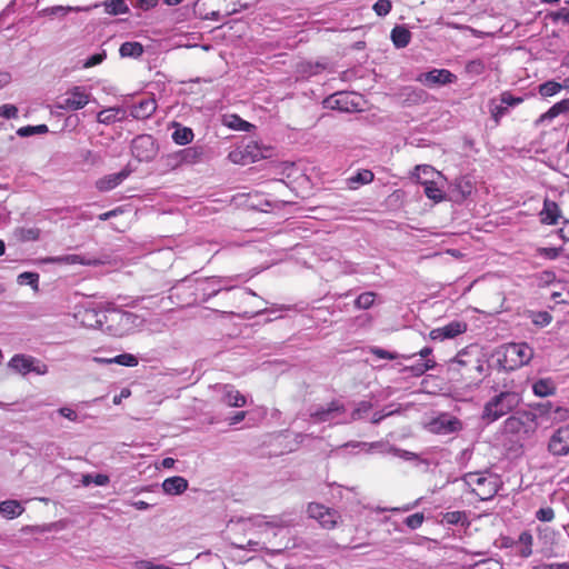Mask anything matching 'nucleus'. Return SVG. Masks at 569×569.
Listing matches in <instances>:
<instances>
[{
	"mask_svg": "<svg viewBox=\"0 0 569 569\" xmlns=\"http://www.w3.org/2000/svg\"><path fill=\"white\" fill-rule=\"evenodd\" d=\"M60 415L69 420H72L74 421L77 419V413L74 410L70 409V408H61L59 410Z\"/></svg>",
	"mask_w": 569,
	"mask_h": 569,
	"instance_id": "338daca9",
	"label": "nucleus"
},
{
	"mask_svg": "<svg viewBox=\"0 0 569 569\" xmlns=\"http://www.w3.org/2000/svg\"><path fill=\"white\" fill-rule=\"evenodd\" d=\"M132 6H136L142 10H149L158 4L159 0H130Z\"/></svg>",
	"mask_w": 569,
	"mask_h": 569,
	"instance_id": "0e129e2a",
	"label": "nucleus"
},
{
	"mask_svg": "<svg viewBox=\"0 0 569 569\" xmlns=\"http://www.w3.org/2000/svg\"><path fill=\"white\" fill-rule=\"evenodd\" d=\"M357 97L348 92H338L326 100V106L343 112H351L357 109Z\"/></svg>",
	"mask_w": 569,
	"mask_h": 569,
	"instance_id": "2eb2a0df",
	"label": "nucleus"
},
{
	"mask_svg": "<svg viewBox=\"0 0 569 569\" xmlns=\"http://www.w3.org/2000/svg\"><path fill=\"white\" fill-rule=\"evenodd\" d=\"M463 481L481 500H487L497 492L496 481L482 473H466Z\"/></svg>",
	"mask_w": 569,
	"mask_h": 569,
	"instance_id": "6e6552de",
	"label": "nucleus"
},
{
	"mask_svg": "<svg viewBox=\"0 0 569 569\" xmlns=\"http://www.w3.org/2000/svg\"><path fill=\"white\" fill-rule=\"evenodd\" d=\"M557 388L556 383L551 378H545L536 381L532 386V391H555Z\"/></svg>",
	"mask_w": 569,
	"mask_h": 569,
	"instance_id": "09e8293b",
	"label": "nucleus"
},
{
	"mask_svg": "<svg viewBox=\"0 0 569 569\" xmlns=\"http://www.w3.org/2000/svg\"><path fill=\"white\" fill-rule=\"evenodd\" d=\"M48 132V127L46 124L39 126H26L18 129L17 133L20 137H30L33 134H42Z\"/></svg>",
	"mask_w": 569,
	"mask_h": 569,
	"instance_id": "37998d69",
	"label": "nucleus"
},
{
	"mask_svg": "<svg viewBox=\"0 0 569 569\" xmlns=\"http://www.w3.org/2000/svg\"><path fill=\"white\" fill-rule=\"evenodd\" d=\"M230 128L237 129V130H244L247 131L251 124L244 120H242L238 116H230V120L227 123Z\"/></svg>",
	"mask_w": 569,
	"mask_h": 569,
	"instance_id": "13d9d810",
	"label": "nucleus"
},
{
	"mask_svg": "<svg viewBox=\"0 0 569 569\" xmlns=\"http://www.w3.org/2000/svg\"><path fill=\"white\" fill-rule=\"evenodd\" d=\"M532 543L533 537L529 531H522L519 535L517 541H515V546H519L518 553L522 558H528L532 555Z\"/></svg>",
	"mask_w": 569,
	"mask_h": 569,
	"instance_id": "c85d7f7f",
	"label": "nucleus"
},
{
	"mask_svg": "<svg viewBox=\"0 0 569 569\" xmlns=\"http://www.w3.org/2000/svg\"><path fill=\"white\" fill-rule=\"evenodd\" d=\"M23 510V507L17 500H6L0 502V513L8 519L19 517Z\"/></svg>",
	"mask_w": 569,
	"mask_h": 569,
	"instance_id": "c756f323",
	"label": "nucleus"
},
{
	"mask_svg": "<svg viewBox=\"0 0 569 569\" xmlns=\"http://www.w3.org/2000/svg\"><path fill=\"white\" fill-rule=\"evenodd\" d=\"M518 403V393H498L485 406L482 418L488 422H493L511 411Z\"/></svg>",
	"mask_w": 569,
	"mask_h": 569,
	"instance_id": "423d86ee",
	"label": "nucleus"
},
{
	"mask_svg": "<svg viewBox=\"0 0 569 569\" xmlns=\"http://www.w3.org/2000/svg\"><path fill=\"white\" fill-rule=\"evenodd\" d=\"M98 4H93L91 7H70V6H54L43 9L40 14L42 16H64L69 12H81V11H89L92 8H97Z\"/></svg>",
	"mask_w": 569,
	"mask_h": 569,
	"instance_id": "cd10ccee",
	"label": "nucleus"
},
{
	"mask_svg": "<svg viewBox=\"0 0 569 569\" xmlns=\"http://www.w3.org/2000/svg\"><path fill=\"white\" fill-rule=\"evenodd\" d=\"M548 449L553 456L569 453V425L560 427L550 438Z\"/></svg>",
	"mask_w": 569,
	"mask_h": 569,
	"instance_id": "f8f14e48",
	"label": "nucleus"
},
{
	"mask_svg": "<svg viewBox=\"0 0 569 569\" xmlns=\"http://www.w3.org/2000/svg\"><path fill=\"white\" fill-rule=\"evenodd\" d=\"M103 331L113 337H123L134 332L143 325V319L132 312L108 309L103 316Z\"/></svg>",
	"mask_w": 569,
	"mask_h": 569,
	"instance_id": "f03ea898",
	"label": "nucleus"
},
{
	"mask_svg": "<svg viewBox=\"0 0 569 569\" xmlns=\"http://www.w3.org/2000/svg\"><path fill=\"white\" fill-rule=\"evenodd\" d=\"M537 256L548 259V260H555L560 256V249H558V248H538Z\"/></svg>",
	"mask_w": 569,
	"mask_h": 569,
	"instance_id": "4d7b16f0",
	"label": "nucleus"
},
{
	"mask_svg": "<svg viewBox=\"0 0 569 569\" xmlns=\"http://www.w3.org/2000/svg\"><path fill=\"white\" fill-rule=\"evenodd\" d=\"M471 569H503L501 560L496 558H487L476 561L471 565Z\"/></svg>",
	"mask_w": 569,
	"mask_h": 569,
	"instance_id": "ea45409f",
	"label": "nucleus"
},
{
	"mask_svg": "<svg viewBox=\"0 0 569 569\" xmlns=\"http://www.w3.org/2000/svg\"><path fill=\"white\" fill-rule=\"evenodd\" d=\"M234 280V278H222V277H213L209 280H207V287L204 290H208V298H211L216 295H218L222 290H231L233 288V284L231 282Z\"/></svg>",
	"mask_w": 569,
	"mask_h": 569,
	"instance_id": "5701e85b",
	"label": "nucleus"
},
{
	"mask_svg": "<svg viewBox=\"0 0 569 569\" xmlns=\"http://www.w3.org/2000/svg\"><path fill=\"white\" fill-rule=\"evenodd\" d=\"M505 429H506V431L511 432V433H521V432H527L528 431L526 429V425L521 420V418L515 417V416L509 417L505 421Z\"/></svg>",
	"mask_w": 569,
	"mask_h": 569,
	"instance_id": "e433bc0d",
	"label": "nucleus"
},
{
	"mask_svg": "<svg viewBox=\"0 0 569 569\" xmlns=\"http://www.w3.org/2000/svg\"><path fill=\"white\" fill-rule=\"evenodd\" d=\"M338 410H340V407L337 403L332 402L328 408L317 410L316 412L312 413V416L317 417L318 420L320 421H327L331 419L333 417V413Z\"/></svg>",
	"mask_w": 569,
	"mask_h": 569,
	"instance_id": "de8ad7c7",
	"label": "nucleus"
},
{
	"mask_svg": "<svg viewBox=\"0 0 569 569\" xmlns=\"http://www.w3.org/2000/svg\"><path fill=\"white\" fill-rule=\"evenodd\" d=\"M157 107L158 104L154 97L147 96L141 98L138 102L132 103L129 107L130 112L128 114L137 120H146L156 112Z\"/></svg>",
	"mask_w": 569,
	"mask_h": 569,
	"instance_id": "ddd939ff",
	"label": "nucleus"
},
{
	"mask_svg": "<svg viewBox=\"0 0 569 569\" xmlns=\"http://www.w3.org/2000/svg\"><path fill=\"white\" fill-rule=\"evenodd\" d=\"M439 174H440L439 172H437L431 166H428V164L417 166L415 168V173H413V176L416 177V179L419 183H421V180H425V179L433 180V177L439 176Z\"/></svg>",
	"mask_w": 569,
	"mask_h": 569,
	"instance_id": "4c0bfd02",
	"label": "nucleus"
},
{
	"mask_svg": "<svg viewBox=\"0 0 569 569\" xmlns=\"http://www.w3.org/2000/svg\"><path fill=\"white\" fill-rule=\"evenodd\" d=\"M12 80L11 73L9 71H0V89L8 86Z\"/></svg>",
	"mask_w": 569,
	"mask_h": 569,
	"instance_id": "69168bd1",
	"label": "nucleus"
},
{
	"mask_svg": "<svg viewBox=\"0 0 569 569\" xmlns=\"http://www.w3.org/2000/svg\"><path fill=\"white\" fill-rule=\"evenodd\" d=\"M97 363L103 365H119L124 367H136L138 365V358L131 353H121L113 358L94 357L92 359Z\"/></svg>",
	"mask_w": 569,
	"mask_h": 569,
	"instance_id": "b1692460",
	"label": "nucleus"
},
{
	"mask_svg": "<svg viewBox=\"0 0 569 569\" xmlns=\"http://www.w3.org/2000/svg\"><path fill=\"white\" fill-rule=\"evenodd\" d=\"M376 299V293L373 292H363L359 295L355 301V305L358 309H369Z\"/></svg>",
	"mask_w": 569,
	"mask_h": 569,
	"instance_id": "c03bdc74",
	"label": "nucleus"
},
{
	"mask_svg": "<svg viewBox=\"0 0 569 569\" xmlns=\"http://www.w3.org/2000/svg\"><path fill=\"white\" fill-rule=\"evenodd\" d=\"M391 40L396 48H406L411 40V32L403 26H396L391 31Z\"/></svg>",
	"mask_w": 569,
	"mask_h": 569,
	"instance_id": "a878e982",
	"label": "nucleus"
},
{
	"mask_svg": "<svg viewBox=\"0 0 569 569\" xmlns=\"http://www.w3.org/2000/svg\"><path fill=\"white\" fill-rule=\"evenodd\" d=\"M489 111L495 122L499 123L500 119L507 114L508 109L501 101L498 103L496 100H491L489 103Z\"/></svg>",
	"mask_w": 569,
	"mask_h": 569,
	"instance_id": "79ce46f5",
	"label": "nucleus"
},
{
	"mask_svg": "<svg viewBox=\"0 0 569 569\" xmlns=\"http://www.w3.org/2000/svg\"><path fill=\"white\" fill-rule=\"evenodd\" d=\"M569 111V99H563L555 103L548 111L542 113L536 121L535 127H541L550 123L559 114Z\"/></svg>",
	"mask_w": 569,
	"mask_h": 569,
	"instance_id": "a211bd4d",
	"label": "nucleus"
},
{
	"mask_svg": "<svg viewBox=\"0 0 569 569\" xmlns=\"http://www.w3.org/2000/svg\"><path fill=\"white\" fill-rule=\"evenodd\" d=\"M423 515L420 512L413 513L406 518L405 522L410 529L419 528L423 522Z\"/></svg>",
	"mask_w": 569,
	"mask_h": 569,
	"instance_id": "680f3d73",
	"label": "nucleus"
},
{
	"mask_svg": "<svg viewBox=\"0 0 569 569\" xmlns=\"http://www.w3.org/2000/svg\"><path fill=\"white\" fill-rule=\"evenodd\" d=\"M0 117L4 119H14L18 117V108L13 104H2L0 107Z\"/></svg>",
	"mask_w": 569,
	"mask_h": 569,
	"instance_id": "052dcab7",
	"label": "nucleus"
},
{
	"mask_svg": "<svg viewBox=\"0 0 569 569\" xmlns=\"http://www.w3.org/2000/svg\"><path fill=\"white\" fill-rule=\"evenodd\" d=\"M129 117L128 111L122 107H110L101 110L97 114V120L103 124H111L127 120Z\"/></svg>",
	"mask_w": 569,
	"mask_h": 569,
	"instance_id": "f3484780",
	"label": "nucleus"
},
{
	"mask_svg": "<svg viewBox=\"0 0 569 569\" xmlns=\"http://www.w3.org/2000/svg\"><path fill=\"white\" fill-rule=\"evenodd\" d=\"M467 323L463 321H451L448 325L432 329L429 333L430 339L443 341L446 339H453L457 336L466 332Z\"/></svg>",
	"mask_w": 569,
	"mask_h": 569,
	"instance_id": "4468645a",
	"label": "nucleus"
},
{
	"mask_svg": "<svg viewBox=\"0 0 569 569\" xmlns=\"http://www.w3.org/2000/svg\"><path fill=\"white\" fill-rule=\"evenodd\" d=\"M90 97V92L84 87L76 86L58 99L56 107L64 111H77L89 103Z\"/></svg>",
	"mask_w": 569,
	"mask_h": 569,
	"instance_id": "0eeeda50",
	"label": "nucleus"
},
{
	"mask_svg": "<svg viewBox=\"0 0 569 569\" xmlns=\"http://www.w3.org/2000/svg\"><path fill=\"white\" fill-rule=\"evenodd\" d=\"M131 151L139 161H151L158 151L156 141L150 134H141L133 139Z\"/></svg>",
	"mask_w": 569,
	"mask_h": 569,
	"instance_id": "1a4fd4ad",
	"label": "nucleus"
},
{
	"mask_svg": "<svg viewBox=\"0 0 569 569\" xmlns=\"http://www.w3.org/2000/svg\"><path fill=\"white\" fill-rule=\"evenodd\" d=\"M201 150L198 148H187L180 152L181 162L194 163L201 156Z\"/></svg>",
	"mask_w": 569,
	"mask_h": 569,
	"instance_id": "49530a36",
	"label": "nucleus"
},
{
	"mask_svg": "<svg viewBox=\"0 0 569 569\" xmlns=\"http://www.w3.org/2000/svg\"><path fill=\"white\" fill-rule=\"evenodd\" d=\"M110 481L109 477L103 473L91 475L87 473L82 476L81 482L83 486L94 483L96 486H106Z\"/></svg>",
	"mask_w": 569,
	"mask_h": 569,
	"instance_id": "a19ab883",
	"label": "nucleus"
},
{
	"mask_svg": "<svg viewBox=\"0 0 569 569\" xmlns=\"http://www.w3.org/2000/svg\"><path fill=\"white\" fill-rule=\"evenodd\" d=\"M119 53L123 58H138L143 53V47L139 42H124L121 44Z\"/></svg>",
	"mask_w": 569,
	"mask_h": 569,
	"instance_id": "473e14b6",
	"label": "nucleus"
},
{
	"mask_svg": "<svg viewBox=\"0 0 569 569\" xmlns=\"http://www.w3.org/2000/svg\"><path fill=\"white\" fill-rule=\"evenodd\" d=\"M223 401L229 407H243L248 402L242 393H227Z\"/></svg>",
	"mask_w": 569,
	"mask_h": 569,
	"instance_id": "a18cd8bd",
	"label": "nucleus"
},
{
	"mask_svg": "<svg viewBox=\"0 0 569 569\" xmlns=\"http://www.w3.org/2000/svg\"><path fill=\"white\" fill-rule=\"evenodd\" d=\"M107 58L106 50H101L100 52H97L86 59L83 62V68H92L94 66H98L104 61Z\"/></svg>",
	"mask_w": 569,
	"mask_h": 569,
	"instance_id": "864d4df0",
	"label": "nucleus"
},
{
	"mask_svg": "<svg viewBox=\"0 0 569 569\" xmlns=\"http://www.w3.org/2000/svg\"><path fill=\"white\" fill-rule=\"evenodd\" d=\"M188 480L180 476L167 478L162 482V489L167 495H181L188 489Z\"/></svg>",
	"mask_w": 569,
	"mask_h": 569,
	"instance_id": "4be33fe9",
	"label": "nucleus"
},
{
	"mask_svg": "<svg viewBox=\"0 0 569 569\" xmlns=\"http://www.w3.org/2000/svg\"><path fill=\"white\" fill-rule=\"evenodd\" d=\"M536 517L538 520L540 521H545V522H549L551 520H553L555 518V511L552 508L550 507H546V508H540L537 512H536Z\"/></svg>",
	"mask_w": 569,
	"mask_h": 569,
	"instance_id": "e2e57ef3",
	"label": "nucleus"
},
{
	"mask_svg": "<svg viewBox=\"0 0 569 569\" xmlns=\"http://www.w3.org/2000/svg\"><path fill=\"white\" fill-rule=\"evenodd\" d=\"M552 21L569 24V6L559 8L550 13Z\"/></svg>",
	"mask_w": 569,
	"mask_h": 569,
	"instance_id": "8fccbe9b",
	"label": "nucleus"
},
{
	"mask_svg": "<svg viewBox=\"0 0 569 569\" xmlns=\"http://www.w3.org/2000/svg\"><path fill=\"white\" fill-rule=\"evenodd\" d=\"M308 515L317 520L322 528L329 530L333 529L340 520V515L337 510L315 502L308 506Z\"/></svg>",
	"mask_w": 569,
	"mask_h": 569,
	"instance_id": "9d476101",
	"label": "nucleus"
},
{
	"mask_svg": "<svg viewBox=\"0 0 569 569\" xmlns=\"http://www.w3.org/2000/svg\"><path fill=\"white\" fill-rule=\"evenodd\" d=\"M130 174V170L123 169L117 173L108 174L96 182V187L100 191H110L118 187Z\"/></svg>",
	"mask_w": 569,
	"mask_h": 569,
	"instance_id": "aec40b11",
	"label": "nucleus"
},
{
	"mask_svg": "<svg viewBox=\"0 0 569 569\" xmlns=\"http://www.w3.org/2000/svg\"><path fill=\"white\" fill-rule=\"evenodd\" d=\"M172 140L180 146L188 144L193 140V131L188 127L177 124L172 133Z\"/></svg>",
	"mask_w": 569,
	"mask_h": 569,
	"instance_id": "2f4dec72",
	"label": "nucleus"
},
{
	"mask_svg": "<svg viewBox=\"0 0 569 569\" xmlns=\"http://www.w3.org/2000/svg\"><path fill=\"white\" fill-rule=\"evenodd\" d=\"M17 281L20 286L29 284L36 291L39 289V274L36 272H22L18 276Z\"/></svg>",
	"mask_w": 569,
	"mask_h": 569,
	"instance_id": "58836bf2",
	"label": "nucleus"
},
{
	"mask_svg": "<svg viewBox=\"0 0 569 569\" xmlns=\"http://www.w3.org/2000/svg\"><path fill=\"white\" fill-rule=\"evenodd\" d=\"M552 317L547 311L537 312L532 317V322L537 326L545 327L551 322Z\"/></svg>",
	"mask_w": 569,
	"mask_h": 569,
	"instance_id": "bf43d9fd",
	"label": "nucleus"
},
{
	"mask_svg": "<svg viewBox=\"0 0 569 569\" xmlns=\"http://www.w3.org/2000/svg\"><path fill=\"white\" fill-rule=\"evenodd\" d=\"M392 4L390 0H378L373 4V10L379 17L387 16L390 12Z\"/></svg>",
	"mask_w": 569,
	"mask_h": 569,
	"instance_id": "5fc2aeb1",
	"label": "nucleus"
},
{
	"mask_svg": "<svg viewBox=\"0 0 569 569\" xmlns=\"http://www.w3.org/2000/svg\"><path fill=\"white\" fill-rule=\"evenodd\" d=\"M540 221L546 224H557L560 218V209L555 201L546 199L540 211Z\"/></svg>",
	"mask_w": 569,
	"mask_h": 569,
	"instance_id": "412c9836",
	"label": "nucleus"
},
{
	"mask_svg": "<svg viewBox=\"0 0 569 569\" xmlns=\"http://www.w3.org/2000/svg\"><path fill=\"white\" fill-rule=\"evenodd\" d=\"M461 423L449 415H440L429 422V429L436 433H449L458 430Z\"/></svg>",
	"mask_w": 569,
	"mask_h": 569,
	"instance_id": "dca6fc26",
	"label": "nucleus"
},
{
	"mask_svg": "<svg viewBox=\"0 0 569 569\" xmlns=\"http://www.w3.org/2000/svg\"><path fill=\"white\" fill-rule=\"evenodd\" d=\"M563 89V86L553 80L546 81L538 87V92L543 98L553 97Z\"/></svg>",
	"mask_w": 569,
	"mask_h": 569,
	"instance_id": "72a5a7b5",
	"label": "nucleus"
},
{
	"mask_svg": "<svg viewBox=\"0 0 569 569\" xmlns=\"http://www.w3.org/2000/svg\"><path fill=\"white\" fill-rule=\"evenodd\" d=\"M214 0H197L194 3V12L202 19L206 20H219L221 13L220 10H209L211 2Z\"/></svg>",
	"mask_w": 569,
	"mask_h": 569,
	"instance_id": "393cba45",
	"label": "nucleus"
},
{
	"mask_svg": "<svg viewBox=\"0 0 569 569\" xmlns=\"http://www.w3.org/2000/svg\"><path fill=\"white\" fill-rule=\"evenodd\" d=\"M456 80L457 77L447 69H433L417 77V81L430 88L453 83Z\"/></svg>",
	"mask_w": 569,
	"mask_h": 569,
	"instance_id": "9b49d317",
	"label": "nucleus"
},
{
	"mask_svg": "<svg viewBox=\"0 0 569 569\" xmlns=\"http://www.w3.org/2000/svg\"><path fill=\"white\" fill-rule=\"evenodd\" d=\"M421 184L425 186V194L429 199L439 202L445 198L443 191L432 179L421 180Z\"/></svg>",
	"mask_w": 569,
	"mask_h": 569,
	"instance_id": "7c9ffc66",
	"label": "nucleus"
},
{
	"mask_svg": "<svg viewBox=\"0 0 569 569\" xmlns=\"http://www.w3.org/2000/svg\"><path fill=\"white\" fill-rule=\"evenodd\" d=\"M106 12L111 16L123 14L129 11L124 0H108L103 3Z\"/></svg>",
	"mask_w": 569,
	"mask_h": 569,
	"instance_id": "f704fd0d",
	"label": "nucleus"
},
{
	"mask_svg": "<svg viewBox=\"0 0 569 569\" xmlns=\"http://www.w3.org/2000/svg\"><path fill=\"white\" fill-rule=\"evenodd\" d=\"M134 569H174L164 563H156L152 560H139L134 562Z\"/></svg>",
	"mask_w": 569,
	"mask_h": 569,
	"instance_id": "603ef678",
	"label": "nucleus"
},
{
	"mask_svg": "<svg viewBox=\"0 0 569 569\" xmlns=\"http://www.w3.org/2000/svg\"><path fill=\"white\" fill-rule=\"evenodd\" d=\"M44 262H49V263H67V264H76V263L89 264L90 263L89 261L84 260L79 254H67V256H61V257H51V258H47L44 260Z\"/></svg>",
	"mask_w": 569,
	"mask_h": 569,
	"instance_id": "c9c22d12",
	"label": "nucleus"
},
{
	"mask_svg": "<svg viewBox=\"0 0 569 569\" xmlns=\"http://www.w3.org/2000/svg\"><path fill=\"white\" fill-rule=\"evenodd\" d=\"M266 517L257 516L254 518L248 519L244 521V526H254L261 530V533L269 535L272 533L277 536L278 533H284L281 541L277 548L273 549L274 552H281L284 549L290 547V538L288 537V531L284 530L289 526L292 525L291 520H283L281 518H273L271 521H266Z\"/></svg>",
	"mask_w": 569,
	"mask_h": 569,
	"instance_id": "20e7f679",
	"label": "nucleus"
},
{
	"mask_svg": "<svg viewBox=\"0 0 569 569\" xmlns=\"http://www.w3.org/2000/svg\"><path fill=\"white\" fill-rule=\"evenodd\" d=\"M373 173L368 169H362L356 174L347 179V186L351 190H356L361 184H368L373 181Z\"/></svg>",
	"mask_w": 569,
	"mask_h": 569,
	"instance_id": "bb28decb",
	"label": "nucleus"
},
{
	"mask_svg": "<svg viewBox=\"0 0 569 569\" xmlns=\"http://www.w3.org/2000/svg\"><path fill=\"white\" fill-rule=\"evenodd\" d=\"M485 63L481 60H471L466 64V71L472 76H480L485 72Z\"/></svg>",
	"mask_w": 569,
	"mask_h": 569,
	"instance_id": "3c124183",
	"label": "nucleus"
},
{
	"mask_svg": "<svg viewBox=\"0 0 569 569\" xmlns=\"http://www.w3.org/2000/svg\"><path fill=\"white\" fill-rule=\"evenodd\" d=\"M500 101L508 107H516L523 101L521 97H515L509 91H505L500 94Z\"/></svg>",
	"mask_w": 569,
	"mask_h": 569,
	"instance_id": "6e6d98bb",
	"label": "nucleus"
},
{
	"mask_svg": "<svg viewBox=\"0 0 569 569\" xmlns=\"http://www.w3.org/2000/svg\"><path fill=\"white\" fill-rule=\"evenodd\" d=\"M497 355L499 366L511 371L527 365L533 351L527 343H508L502 346Z\"/></svg>",
	"mask_w": 569,
	"mask_h": 569,
	"instance_id": "7ed1b4c3",
	"label": "nucleus"
},
{
	"mask_svg": "<svg viewBox=\"0 0 569 569\" xmlns=\"http://www.w3.org/2000/svg\"><path fill=\"white\" fill-rule=\"evenodd\" d=\"M103 316L104 311L97 310L94 308L84 309L79 312L80 321L84 327L98 328L103 331Z\"/></svg>",
	"mask_w": 569,
	"mask_h": 569,
	"instance_id": "6ab92c4d",
	"label": "nucleus"
},
{
	"mask_svg": "<svg viewBox=\"0 0 569 569\" xmlns=\"http://www.w3.org/2000/svg\"><path fill=\"white\" fill-rule=\"evenodd\" d=\"M7 366L11 372L23 377L29 373L44 376L49 372V367L42 360L26 353L12 356Z\"/></svg>",
	"mask_w": 569,
	"mask_h": 569,
	"instance_id": "39448f33",
	"label": "nucleus"
},
{
	"mask_svg": "<svg viewBox=\"0 0 569 569\" xmlns=\"http://www.w3.org/2000/svg\"><path fill=\"white\" fill-rule=\"evenodd\" d=\"M370 353L379 359H401L397 366H401L403 371H408L415 377H420L426 371L436 367L435 359L430 358L432 353V349L430 347H425L418 353H412L409 356H399L396 352H391L379 347H371Z\"/></svg>",
	"mask_w": 569,
	"mask_h": 569,
	"instance_id": "f257e3e1",
	"label": "nucleus"
},
{
	"mask_svg": "<svg viewBox=\"0 0 569 569\" xmlns=\"http://www.w3.org/2000/svg\"><path fill=\"white\" fill-rule=\"evenodd\" d=\"M560 236L563 239L569 240V221H566L563 226L560 228Z\"/></svg>",
	"mask_w": 569,
	"mask_h": 569,
	"instance_id": "774afa93",
	"label": "nucleus"
}]
</instances>
